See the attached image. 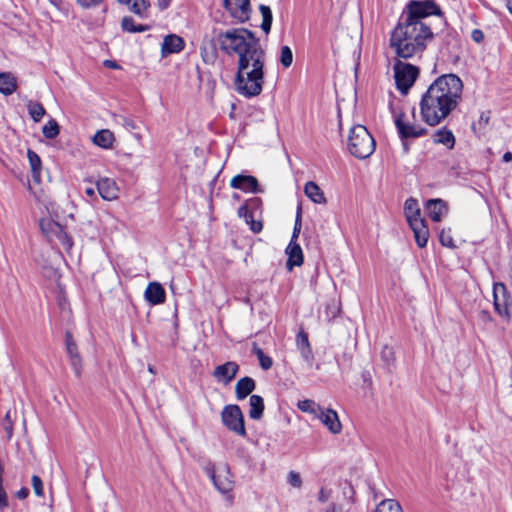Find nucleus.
<instances>
[{
  "instance_id": "f257e3e1",
  "label": "nucleus",
  "mask_w": 512,
  "mask_h": 512,
  "mask_svg": "<svg viewBox=\"0 0 512 512\" xmlns=\"http://www.w3.org/2000/svg\"><path fill=\"white\" fill-rule=\"evenodd\" d=\"M220 49L238 55L236 91L245 97H255L264 84L265 53L255 35L245 28L221 31L215 36Z\"/></svg>"
},
{
  "instance_id": "f03ea898",
  "label": "nucleus",
  "mask_w": 512,
  "mask_h": 512,
  "mask_svg": "<svg viewBox=\"0 0 512 512\" xmlns=\"http://www.w3.org/2000/svg\"><path fill=\"white\" fill-rule=\"evenodd\" d=\"M462 88L461 79L454 74L438 77L422 96L420 111L423 120L430 126L438 125L456 108Z\"/></svg>"
},
{
  "instance_id": "7ed1b4c3",
  "label": "nucleus",
  "mask_w": 512,
  "mask_h": 512,
  "mask_svg": "<svg viewBox=\"0 0 512 512\" xmlns=\"http://www.w3.org/2000/svg\"><path fill=\"white\" fill-rule=\"evenodd\" d=\"M431 38L432 32L424 22L404 21L394 28L390 45L398 57L410 58L421 53Z\"/></svg>"
},
{
  "instance_id": "20e7f679",
  "label": "nucleus",
  "mask_w": 512,
  "mask_h": 512,
  "mask_svg": "<svg viewBox=\"0 0 512 512\" xmlns=\"http://www.w3.org/2000/svg\"><path fill=\"white\" fill-rule=\"evenodd\" d=\"M347 147L354 157L366 159L374 152L375 141L365 126L355 125L349 130Z\"/></svg>"
},
{
  "instance_id": "39448f33",
  "label": "nucleus",
  "mask_w": 512,
  "mask_h": 512,
  "mask_svg": "<svg viewBox=\"0 0 512 512\" xmlns=\"http://www.w3.org/2000/svg\"><path fill=\"white\" fill-rule=\"evenodd\" d=\"M406 220L414 233V238L418 247L423 248L427 245L429 239V229L425 220L421 217V211L417 200L407 199L404 205Z\"/></svg>"
},
{
  "instance_id": "423d86ee",
  "label": "nucleus",
  "mask_w": 512,
  "mask_h": 512,
  "mask_svg": "<svg viewBox=\"0 0 512 512\" xmlns=\"http://www.w3.org/2000/svg\"><path fill=\"white\" fill-rule=\"evenodd\" d=\"M48 211L51 217L42 218L39 221L41 232L50 242L57 241L60 244H62L66 249H71L73 246V242L64 230V227L56 220L59 218V215L57 211L54 209L53 204H51V207L48 208Z\"/></svg>"
},
{
  "instance_id": "0eeeda50",
  "label": "nucleus",
  "mask_w": 512,
  "mask_h": 512,
  "mask_svg": "<svg viewBox=\"0 0 512 512\" xmlns=\"http://www.w3.org/2000/svg\"><path fill=\"white\" fill-rule=\"evenodd\" d=\"M414 118V108L409 113L401 112L396 115L395 125L401 138H417L426 134L427 131L424 127L411 121Z\"/></svg>"
},
{
  "instance_id": "6e6552de",
  "label": "nucleus",
  "mask_w": 512,
  "mask_h": 512,
  "mask_svg": "<svg viewBox=\"0 0 512 512\" xmlns=\"http://www.w3.org/2000/svg\"><path fill=\"white\" fill-rule=\"evenodd\" d=\"M221 420L229 431L242 437L246 436L244 417L238 405H226L221 412Z\"/></svg>"
},
{
  "instance_id": "1a4fd4ad",
  "label": "nucleus",
  "mask_w": 512,
  "mask_h": 512,
  "mask_svg": "<svg viewBox=\"0 0 512 512\" xmlns=\"http://www.w3.org/2000/svg\"><path fill=\"white\" fill-rule=\"evenodd\" d=\"M418 73L417 67L398 61L394 65V77L397 88L403 94H406L417 79Z\"/></svg>"
},
{
  "instance_id": "9d476101",
  "label": "nucleus",
  "mask_w": 512,
  "mask_h": 512,
  "mask_svg": "<svg viewBox=\"0 0 512 512\" xmlns=\"http://www.w3.org/2000/svg\"><path fill=\"white\" fill-rule=\"evenodd\" d=\"M440 14V8L432 0L411 1L407 7L408 22H423L422 20L430 15Z\"/></svg>"
},
{
  "instance_id": "9b49d317",
  "label": "nucleus",
  "mask_w": 512,
  "mask_h": 512,
  "mask_svg": "<svg viewBox=\"0 0 512 512\" xmlns=\"http://www.w3.org/2000/svg\"><path fill=\"white\" fill-rule=\"evenodd\" d=\"M206 472L219 492L228 493L233 489L234 481L227 465H221L217 469L207 467Z\"/></svg>"
},
{
  "instance_id": "f8f14e48",
  "label": "nucleus",
  "mask_w": 512,
  "mask_h": 512,
  "mask_svg": "<svg viewBox=\"0 0 512 512\" xmlns=\"http://www.w3.org/2000/svg\"><path fill=\"white\" fill-rule=\"evenodd\" d=\"M224 6L231 16L240 22H245L250 18L251 6L249 0H224Z\"/></svg>"
},
{
  "instance_id": "ddd939ff",
  "label": "nucleus",
  "mask_w": 512,
  "mask_h": 512,
  "mask_svg": "<svg viewBox=\"0 0 512 512\" xmlns=\"http://www.w3.org/2000/svg\"><path fill=\"white\" fill-rule=\"evenodd\" d=\"M493 299L495 311L502 317L508 318V295L504 284L495 283L493 286Z\"/></svg>"
},
{
  "instance_id": "4468645a",
  "label": "nucleus",
  "mask_w": 512,
  "mask_h": 512,
  "mask_svg": "<svg viewBox=\"0 0 512 512\" xmlns=\"http://www.w3.org/2000/svg\"><path fill=\"white\" fill-rule=\"evenodd\" d=\"M65 346L70 358L72 368L76 376H80L82 371V358L80 356V353L78 352L77 344L71 332H66L65 334Z\"/></svg>"
},
{
  "instance_id": "2eb2a0df",
  "label": "nucleus",
  "mask_w": 512,
  "mask_h": 512,
  "mask_svg": "<svg viewBox=\"0 0 512 512\" xmlns=\"http://www.w3.org/2000/svg\"><path fill=\"white\" fill-rule=\"evenodd\" d=\"M97 191L106 201H115L119 197V187L116 182L108 177L100 178L97 183Z\"/></svg>"
},
{
  "instance_id": "dca6fc26",
  "label": "nucleus",
  "mask_w": 512,
  "mask_h": 512,
  "mask_svg": "<svg viewBox=\"0 0 512 512\" xmlns=\"http://www.w3.org/2000/svg\"><path fill=\"white\" fill-rule=\"evenodd\" d=\"M317 419L321 421V423L329 430L330 433L334 435L341 433L342 424L335 410L323 408Z\"/></svg>"
},
{
  "instance_id": "f3484780",
  "label": "nucleus",
  "mask_w": 512,
  "mask_h": 512,
  "mask_svg": "<svg viewBox=\"0 0 512 512\" xmlns=\"http://www.w3.org/2000/svg\"><path fill=\"white\" fill-rule=\"evenodd\" d=\"M230 186L234 189L242 190L246 193H258V181L254 176L236 175L230 181Z\"/></svg>"
},
{
  "instance_id": "a211bd4d",
  "label": "nucleus",
  "mask_w": 512,
  "mask_h": 512,
  "mask_svg": "<svg viewBox=\"0 0 512 512\" xmlns=\"http://www.w3.org/2000/svg\"><path fill=\"white\" fill-rule=\"evenodd\" d=\"M239 366L236 362L229 361L215 368L214 378L223 384L230 383L238 372Z\"/></svg>"
},
{
  "instance_id": "6ab92c4d",
  "label": "nucleus",
  "mask_w": 512,
  "mask_h": 512,
  "mask_svg": "<svg viewBox=\"0 0 512 512\" xmlns=\"http://www.w3.org/2000/svg\"><path fill=\"white\" fill-rule=\"evenodd\" d=\"M185 43L182 37L176 34H169L164 37L161 45V55L166 57L169 54L179 53L184 49Z\"/></svg>"
},
{
  "instance_id": "aec40b11",
  "label": "nucleus",
  "mask_w": 512,
  "mask_h": 512,
  "mask_svg": "<svg viewBox=\"0 0 512 512\" xmlns=\"http://www.w3.org/2000/svg\"><path fill=\"white\" fill-rule=\"evenodd\" d=\"M288 257L286 267L291 271L295 266H301L304 261L303 251L297 241H291L285 249Z\"/></svg>"
},
{
  "instance_id": "412c9836",
  "label": "nucleus",
  "mask_w": 512,
  "mask_h": 512,
  "mask_svg": "<svg viewBox=\"0 0 512 512\" xmlns=\"http://www.w3.org/2000/svg\"><path fill=\"white\" fill-rule=\"evenodd\" d=\"M426 210L433 221L439 222L447 215L448 206L442 199H430L426 202Z\"/></svg>"
},
{
  "instance_id": "4be33fe9",
  "label": "nucleus",
  "mask_w": 512,
  "mask_h": 512,
  "mask_svg": "<svg viewBox=\"0 0 512 512\" xmlns=\"http://www.w3.org/2000/svg\"><path fill=\"white\" fill-rule=\"evenodd\" d=\"M145 299L152 305H159L165 301V290L158 282H150L144 293Z\"/></svg>"
},
{
  "instance_id": "5701e85b",
  "label": "nucleus",
  "mask_w": 512,
  "mask_h": 512,
  "mask_svg": "<svg viewBox=\"0 0 512 512\" xmlns=\"http://www.w3.org/2000/svg\"><path fill=\"white\" fill-rule=\"evenodd\" d=\"M92 142L97 147H100L105 150H110L114 148L116 138L114 136V133L109 129H101L94 134V136L92 137Z\"/></svg>"
},
{
  "instance_id": "b1692460",
  "label": "nucleus",
  "mask_w": 512,
  "mask_h": 512,
  "mask_svg": "<svg viewBox=\"0 0 512 512\" xmlns=\"http://www.w3.org/2000/svg\"><path fill=\"white\" fill-rule=\"evenodd\" d=\"M200 55L207 64H212L217 59V48L214 39L205 37L200 46Z\"/></svg>"
},
{
  "instance_id": "393cba45",
  "label": "nucleus",
  "mask_w": 512,
  "mask_h": 512,
  "mask_svg": "<svg viewBox=\"0 0 512 512\" xmlns=\"http://www.w3.org/2000/svg\"><path fill=\"white\" fill-rule=\"evenodd\" d=\"M255 389V381L250 377L239 379L235 385V394L238 400L245 399Z\"/></svg>"
},
{
  "instance_id": "a878e982",
  "label": "nucleus",
  "mask_w": 512,
  "mask_h": 512,
  "mask_svg": "<svg viewBox=\"0 0 512 512\" xmlns=\"http://www.w3.org/2000/svg\"><path fill=\"white\" fill-rule=\"evenodd\" d=\"M305 195L316 204H325L326 198L320 187L313 181H309L304 186Z\"/></svg>"
},
{
  "instance_id": "bb28decb",
  "label": "nucleus",
  "mask_w": 512,
  "mask_h": 512,
  "mask_svg": "<svg viewBox=\"0 0 512 512\" xmlns=\"http://www.w3.org/2000/svg\"><path fill=\"white\" fill-rule=\"evenodd\" d=\"M27 157L30 164L32 178L38 183L41 180L42 161L39 155L31 149H28Z\"/></svg>"
},
{
  "instance_id": "cd10ccee",
  "label": "nucleus",
  "mask_w": 512,
  "mask_h": 512,
  "mask_svg": "<svg viewBox=\"0 0 512 512\" xmlns=\"http://www.w3.org/2000/svg\"><path fill=\"white\" fill-rule=\"evenodd\" d=\"M249 416L251 419L259 420L264 411V400L259 395H252L249 399Z\"/></svg>"
},
{
  "instance_id": "c85d7f7f",
  "label": "nucleus",
  "mask_w": 512,
  "mask_h": 512,
  "mask_svg": "<svg viewBox=\"0 0 512 512\" xmlns=\"http://www.w3.org/2000/svg\"><path fill=\"white\" fill-rule=\"evenodd\" d=\"M433 140L437 144H442L448 149H452L455 145V137L452 131L442 128L434 133Z\"/></svg>"
},
{
  "instance_id": "c756f323",
  "label": "nucleus",
  "mask_w": 512,
  "mask_h": 512,
  "mask_svg": "<svg viewBox=\"0 0 512 512\" xmlns=\"http://www.w3.org/2000/svg\"><path fill=\"white\" fill-rule=\"evenodd\" d=\"M17 88L16 78L10 73H0V93L11 95Z\"/></svg>"
},
{
  "instance_id": "7c9ffc66",
  "label": "nucleus",
  "mask_w": 512,
  "mask_h": 512,
  "mask_svg": "<svg viewBox=\"0 0 512 512\" xmlns=\"http://www.w3.org/2000/svg\"><path fill=\"white\" fill-rule=\"evenodd\" d=\"M297 407L302 412L312 414L316 418L318 417V415L320 414V412L323 409V407H321L319 404H317L315 401H313L311 399L299 401L297 403Z\"/></svg>"
},
{
  "instance_id": "2f4dec72",
  "label": "nucleus",
  "mask_w": 512,
  "mask_h": 512,
  "mask_svg": "<svg viewBox=\"0 0 512 512\" xmlns=\"http://www.w3.org/2000/svg\"><path fill=\"white\" fill-rule=\"evenodd\" d=\"M375 512H404L400 503L394 499L382 500L376 507Z\"/></svg>"
},
{
  "instance_id": "473e14b6",
  "label": "nucleus",
  "mask_w": 512,
  "mask_h": 512,
  "mask_svg": "<svg viewBox=\"0 0 512 512\" xmlns=\"http://www.w3.org/2000/svg\"><path fill=\"white\" fill-rule=\"evenodd\" d=\"M28 112L35 122H39L45 115L46 111L39 102H29L27 104Z\"/></svg>"
},
{
  "instance_id": "72a5a7b5",
  "label": "nucleus",
  "mask_w": 512,
  "mask_h": 512,
  "mask_svg": "<svg viewBox=\"0 0 512 512\" xmlns=\"http://www.w3.org/2000/svg\"><path fill=\"white\" fill-rule=\"evenodd\" d=\"M59 125L56 120L51 119L42 128V133L47 139H54L59 135Z\"/></svg>"
},
{
  "instance_id": "f704fd0d",
  "label": "nucleus",
  "mask_w": 512,
  "mask_h": 512,
  "mask_svg": "<svg viewBox=\"0 0 512 512\" xmlns=\"http://www.w3.org/2000/svg\"><path fill=\"white\" fill-rule=\"evenodd\" d=\"M121 27L124 31L129 33L144 32L147 30V26L135 25L131 17H124L121 22Z\"/></svg>"
},
{
  "instance_id": "c9c22d12",
  "label": "nucleus",
  "mask_w": 512,
  "mask_h": 512,
  "mask_svg": "<svg viewBox=\"0 0 512 512\" xmlns=\"http://www.w3.org/2000/svg\"><path fill=\"white\" fill-rule=\"evenodd\" d=\"M253 352L257 356L262 369L268 370L272 367V359L269 356L265 355L262 349L258 347L256 344H254L253 346Z\"/></svg>"
},
{
  "instance_id": "e433bc0d",
  "label": "nucleus",
  "mask_w": 512,
  "mask_h": 512,
  "mask_svg": "<svg viewBox=\"0 0 512 512\" xmlns=\"http://www.w3.org/2000/svg\"><path fill=\"white\" fill-rule=\"evenodd\" d=\"M279 61L284 68H289L292 65L293 52L289 46L281 47Z\"/></svg>"
},
{
  "instance_id": "4c0bfd02",
  "label": "nucleus",
  "mask_w": 512,
  "mask_h": 512,
  "mask_svg": "<svg viewBox=\"0 0 512 512\" xmlns=\"http://www.w3.org/2000/svg\"><path fill=\"white\" fill-rule=\"evenodd\" d=\"M248 203L258 205L260 203V199L259 198L250 199L248 202H246L245 204H243L242 206L239 207L238 216L240 218H243L245 220V222H250V219L252 217V214L248 208Z\"/></svg>"
},
{
  "instance_id": "58836bf2",
  "label": "nucleus",
  "mask_w": 512,
  "mask_h": 512,
  "mask_svg": "<svg viewBox=\"0 0 512 512\" xmlns=\"http://www.w3.org/2000/svg\"><path fill=\"white\" fill-rule=\"evenodd\" d=\"M149 4L146 0H133L130 10L139 16H143Z\"/></svg>"
},
{
  "instance_id": "ea45409f",
  "label": "nucleus",
  "mask_w": 512,
  "mask_h": 512,
  "mask_svg": "<svg viewBox=\"0 0 512 512\" xmlns=\"http://www.w3.org/2000/svg\"><path fill=\"white\" fill-rule=\"evenodd\" d=\"M439 240H440V243L445 247H448V248L455 247L454 240L451 236L450 229H448V230L443 229L440 232Z\"/></svg>"
},
{
  "instance_id": "a19ab883",
  "label": "nucleus",
  "mask_w": 512,
  "mask_h": 512,
  "mask_svg": "<svg viewBox=\"0 0 512 512\" xmlns=\"http://www.w3.org/2000/svg\"><path fill=\"white\" fill-rule=\"evenodd\" d=\"M301 220H302L301 209L298 208L296 219H295V224H294V228H293V233H292V237H291V241H297L298 240V237H299V234H300V231H301V227H302Z\"/></svg>"
},
{
  "instance_id": "79ce46f5",
  "label": "nucleus",
  "mask_w": 512,
  "mask_h": 512,
  "mask_svg": "<svg viewBox=\"0 0 512 512\" xmlns=\"http://www.w3.org/2000/svg\"><path fill=\"white\" fill-rule=\"evenodd\" d=\"M287 481L294 488H300L302 486V479L298 472L290 471Z\"/></svg>"
},
{
  "instance_id": "37998d69",
  "label": "nucleus",
  "mask_w": 512,
  "mask_h": 512,
  "mask_svg": "<svg viewBox=\"0 0 512 512\" xmlns=\"http://www.w3.org/2000/svg\"><path fill=\"white\" fill-rule=\"evenodd\" d=\"M296 345H297L298 350H301L303 348L310 346L308 335L305 332L301 331L297 334Z\"/></svg>"
},
{
  "instance_id": "c03bdc74",
  "label": "nucleus",
  "mask_w": 512,
  "mask_h": 512,
  "mask_svg": "<svg viewBox=\"0 0 512 512\" xmlns=\"http://www.w3.org/2000/svg\"><path fill=\"white\" fill-rule=\"evenodd\" d=\"M382 359L388 364H392L395 361V352L391 347H384L381 353Z\"/></svg>"
},
{
  "instance_id": "a18cd8bd",
  "label": "nucleus",
  "mask_w": 512,
  "mask_h": 512,
  "mask_svg": "<svg viewBox=\"0 0 512 512\" xmlns=\"http://www.w3.org/2000/svg\"><path fill=\"white\" fill-rule=\"evenodd\" d=\"M3 429L5 430L7 437L10 439L13 434V421L11 419L10 411H8L5 415L3 421Z\"/></svg>"
},
{
  "instance_id": "49530a36",
  "label": "nucleus",
  "mask_w": 512,
  "mask_h": 512,
  "mask_svg": "<svg viewBox=\"0 0 512 512\" xmlns=\"http://www.w3.org/2000/svg\"><path fill=\"white\" fill-rule=\"evenodd\" d=\"M32 487L34 489V492L37 496H42L43 495V484H42V481L41 479L34 475L32 477Z\"/></svg>"
},
{
  "instance_id": "de8ad7c7",
  "label": "nucleus",
  "mask_w": 512,
  "mask_h": 512,
  "mask_svg": "<svg viewBox=\"0 0 512 512\" xmlns=\"http://www.w3.org/2000/svg\"><path fill=\"white\" fill-rule=\"evenodd\" d=\"M299 351L302 358L307 362L309 366H311L314 358L311 346L303 348Z\"/></svg>"
},
{
  "instance_id": "09e8293b",
  "label": "nucleus",
  "mask_w": 512,
  "mask_h": 512,
  "mask_svg": "<svg viewBox=\"0 0 512 512\" xmlns=\"http://www.w3.org/2000/svg\"><path fill=\"white\" fill-rule=\"evenodd\" d=\"M246 223L250 226V229L254 233H259L263 228L262 222L254 220L253 217H251L250 222H246Z\"/></svg>"
},
{
  "instance_id": "8fccbe9b",
  "label": "nucleus",
  "mask_w": 512,
  "mask_h": 512,
  "mask_svg": "<svg viewBox=\"0 0 512 512\" xmlns=\"http://www.w3.org/2000/svg\"><path fill=\"white\" fill-rule=\"evenodd\" d=\"M103 0H77V3L83 8H91L99 5Z\"/></svg>"
},
{
  "instance_id": "3c124183",
  "label": "nucleus",
  "mask_w": 512,
  "mask_h": 512,
  "mask_svg": "<svg viewBox=\"0 0 512 512\" xmlns=\"http://www.w3.org/2000/svg\"><path fill=\"white\" fill-rule=\"evenodd\" d=\"M471 38L476 43H481L484 40V33L479 29H474L471 33Z\"/></svg>"
},
{
  "instance_id": "603ef678",
  "label": "nucleus",
  "mask_w": 512,
  "mask_h": 512,
  "mask_svg": "<svg viewBox=\"0 0 512 512\" xmlns=\"http://www.w3.org/2000/svg\"><path fill=\"white\" fill-rule=\"evenodd\" d=\"M260 12L262 14L263 20H272V12L268 6L261 5Z\"/></svg>"
},
{
  "instance_id": "864d4df0",
  "label": "nucleus",
  "mask_w": 512,
  "mask_h": 512,
  "mask_svg": "<svg viewBox=\"0 0 512 512\" xmlns=\"http://www.w3.org/2000/svg\"><path fill=\"white\" fill-rule=\"evenodd\" d=\"M330 497V492L325 490L324 488H322L320 491H319V494H318V500L322 503H325L328 501Z\"/></svg>"
},
{
  "instance_id": "5fc2aeb1",
  "label": "nucleus",
  "mask_w": 512,
  "mask_h": 512,
  "mask_svg": "<svg viewBox=\"0 0 512 512\" xmlns=\"http://www.w3.org/2000/svg\"><path fill=\"white\" fill-rule=\"evenodd\" d=\"M271 24H272V20H263L262 21V24H261V28L263 29V31L265 33H269L270 29H271Z\"/></svg>"
},
{
  "instance_id": "6e6d98bb",
  "label": "nucleus",
  "mask_w": 512,
  "mask_h": 512,
  "mask_svg": "<svg viewBox=\"0 0 512 512\" xmlns=\"http://www.w3.org/2000/svg\"><path fill=\"white\" fill-rule=\"evenodd\" d=\"M85 194L87 195V197H89V198H91L93 200L97 199L96 193H95V189L93 187H91V186L87 187L85 189Z\"/></svg>"
},
{
  "instance_id": "4d7b16f0",
  "label": "nucleus",
  "mask_w": 512,
  "mask_h": 512,
  "mask_svg": "<svg viewBox=\"0 0 512 512\" xmlns=\"http://www.w3.org/2000/svg\"><path fill=\"white\" fill-rule=\"evenodd\" d=\"M91 226H92V221L83 222V223L81 224L80 231H81L82 233H84V235H86V236H87L88 234L86 233V228H87V227H91Z\"/></svg>"
},
{
  "instance_id": "13d9d810",
  "label": "nucleus",
  "mask_w": 512,
  "mask_h": 512,
  "mask_svg": "<svg viewBox=\"0 0 512 512\" xmlns=\"http://www.w3.org/2000/svg\"><path fill=\"white\" fill-rule=\"evenodd\" d=\"M104 65L108 68H112V69H117L119 68V66L114 62V61H111V60H105L104 61Z\"/></svg>"
},
{
  "instance_id": "bf43d9fd",
  "label": "nucleus",
  "mask_w": 512,
  "mask_h": 512,
  "mask_svg": "<svg viewBox=\"0 0 512 512\" xmlns=\"http://www.w3.org/2000/svg\"><path fill=\"white\" fill-rule=\"evenodd\" d=\"M27 495H28V489H26V488H23V489L19 490V491H18V493H17V496H18L20 499H24V498H26V497H27Z\"/></svg>"
},
{
  "instance_id": "052dcab7",
  "label": "nucleus",
  "mask_w": 512,
  "mask_h": 512,
  "mask_svg": "<svg viewBox=\"0 0 512 512\" xmlns=\"http://www.w3.org/2000/svg\"><path fill=\"white\" fill-rule=\"evenodd\" d=\"M114 230H116V226H113L111 228L103 227L102 234L107 236V235L111 234Z\"/></svg>"
},
{
  "instance_id": "680f3d73",
  "label": "nucleus",
  "mask_w": 512,
  "mask_h": 512,
  "mask_svg": "<svg viewBox=\"0 0 512 512\" xmlns=\"http://www.w3.org/2000/svg\"><path fill=\"white\" fill-rule=\"evenodd\" d=\"M506 5L510 13H512V0H506Z\"/></svg>"
},
{
  "instance_id": "e2e57ef3",
  "label": "nucleus",
  "mask_w": 512,
  "mask_h": 512,
  "mask_svg": "<svg viewBox=\"0 0 512 512\" xmlns=\"http://www.w3.org/2000/svg\"><path fill=\"white\" fill-rule=\"evenodd\" d=\"M512 158V154L510 152H507L504 154V160L505 161H510Z\"/></svg>"
},
{
  "instance_id": "0e129e2a",
  "label": "nucleus",
  "mask_w": 512,
  "mask_h": 512,
  "mask_svg": "<svg viewBox=\"0 0 512 512\" xmlns=\"http://www.w3.org/2000/svg\"><path fill=\"white\" fill-rule=\"evenodd\" d=\"M339 312V307L338 306H334L333 307V311H332V316L335 317Z\"/></svg>"
},
{
  "instance_id": "69168bd1",
  "label": "nucleus",
  "mask_w": 512,
  "mask_h": 512,
  "mask_svg": "<svg viewBox=\"0 0 512 512\" xmlns=\"http://www.w3.org/2000/svg\"><path fill=\"white\" fill-rule=\"evenodd\" d=\"M326 512H338L335 507H331L330 509L326 510Z\"/></svg>"
},
{
  "instance_id": "338daca9",
  "label": "nucleus",
  "mask_w": 512,
  "mask_h": 512,
  "mask_svg": "<svg viewBox=\"0 0 512 512\" xmlns=\"http://www.w3.org/2000/svg\"><path fill=\"white\" fill-rule=\"evenodd\" d=\"M119 3L127 4L130 2V0H117Z\"/></svg>"
},
{
  "instance_id": "774afa93",
  "label": "nucleus",
  "mask_w": 512,
  "mask_h": 512,
  "mask_svg": "<svg viewBox=\"0 0 512 512\" xmlns=\"http://www.w3.org/2000/svg\"><path fill=\"white\" fill-rule=\"evenodd\" d=\"M160 5H161L162 8H166L168 6V3L162 2V3H160Z\"/></svg>"
}]
</instances>
